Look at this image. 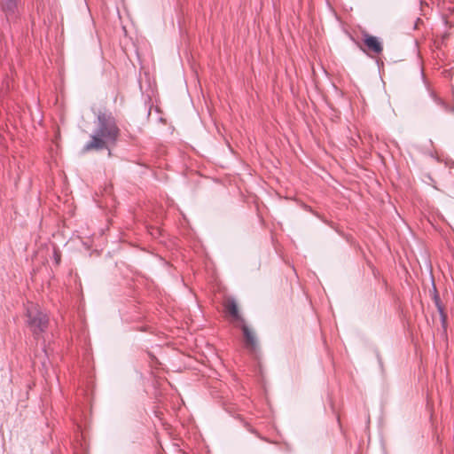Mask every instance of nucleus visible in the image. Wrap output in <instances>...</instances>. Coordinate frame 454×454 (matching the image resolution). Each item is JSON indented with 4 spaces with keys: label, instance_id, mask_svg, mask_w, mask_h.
<instances>
[{
    "label": "nucleus",
    "instance_id": "5",
    "mask_svg": "<svg viewBox=\"0 0 454 454\" xmlns=\"http://www.w3.org/2000/svg\"><path fill=\"white\" fill-rule=\"evenodd\" d=\"M19 0H0V7L8 20L17 19Z\"/></svg>",
    "mask_w": 454,
    "mask_h": 454
},
{
    "label": "nucleus",
    "instance_id": "1",
    "mask_svg": "<svg viewBox=\"0 0 454 454\" xmlns=\"http://www.w3.org/2000/svg\"><path fill=\"white\" fill-rule=\"evenodd\" d=\"M96 129L90 136L82 152L100 151L114 146L121 135V129L117 125L116 119L110 112H99L97 115ZM111 151H109V154Z\"/></svg>",
    "mask_w": 454,
    "mask_h": 454
},
{
    "label": "nucleus",
    "instance_id": "9",
    "mask_svg": "<svg viewBox=\"0 0 454 454\" xmlns=\"http://www.w3.org/2000/svg\"><path fill=\"white\" fill-rule=\"evenodd\" d=\"M53 257H54L56 264H59L60 260H61V254H60V252L56 248L53 251Z\"/></svg>",
    "mask_w": 454,
    "mask_h": 454
},
{
    "label": "nucleus",
    "instance_id": "11",
    "mask_svg": "<svg viewBox=\"0 0 454 454\" xmlns=\"http://www.w3.org/2000/svg\"><path fill=\"white\" fill-rule=\"evenodd\" d=\"M450 109H451V112H454V107H451Z\"/></svg>",
    "mask_w": 454,
    "mask_h": 454
},
{
    "label": "nucleus",
    "instance_id": "4",
    "mask_svg": "<svg viewBox=\"0 0 454 454\" xmlns=\"http://www.w3.org/2000/svg\"><path fill=\"white\" fill-rule=\"evenodd\" d=\"M238 326L242 331L245 347L251 353L256 354L259 347H258V341H257L254 333L248 327V325L246 324V322H244L240 325H238Z\"/></svg>",
    "mask_w": 454,
    "mask_h": 454
},
{
    "label": "nucleus",
    "instance_id": "7",
    "mask_svg": "<svg viewBox=\"0 0 454 454\" xmlns=\"http://www.w3.org/2000/svg\"><path fill=\"white\" fill-rule=\"evenodd\" d=\"M433 300L437 308V310H441V309H444L435 288H434V294L433 296Z\"/></svg>",
    "mask_w": 454,
    "mask_h": 454
},
{
    "label": "nucleus",
    "instance_id": "10",
    "mask_svg": "<svg viewBox=\"0 0 454 454\" xmlns=\"http://www.w3.org/2000/svg\"><path fill=\"white\" fill-rule=\"evenodd\" d=\"M439 101H440V104H441L442 106H444L446 109H448V106H446V104H445L444 102H442V100H440V99H439Z\"/></svg>",
    "mask_w": 454,
    "mask_h": 454
},
{
    "label": "nucleus",
    "instance_id": "2",
    "mask_svg": "<svg viewBox=\"0 0 454 454\" xmlns=\"http://www.w3.org/2000/svg\"><path fill=\"white\" fill-rule=\"evenodd\" d=\"M27 325L35 337L47 329L49 317L37 305L31 304L27 308Z\"/></svg>",
    "mask_w": 454,
    "mask_h": 454
},
{
    "label": "nucleus",
    "instance_id": "8",
    "mask_svg": "<svg viewBox=\"0 0 454 454\" xmlns=\"http://www.w3.org/2000/svg\"><path fill=\"white\" fill-rule=\"evenodd\" d=\"M441 317L442 326L444 330H446L447 327V315L444 311V309L438 310Z\"/></svg>",
    "mask_w": 454,
    "mask_h": 454
},
{
    "label": "nucleus",
    "instance_id": "3",
    "mask_svg": "<svg viewBox=\"0 0 454 454\" xmlns=\"http://www.w3.org/2000/svg\"><path fill=\"white\" fill-rule=\"evenodd\" d=\"M363 43L364 48H361L364 52L370 55L371 53L380 55L383 51L382 42L376 36L368 33H363Z\"/></svg>",
    "mask_w": 454,
    "mask_h": 454
},
{
    "label": "nucleus",
    "instance_id": "6",
    "mask_svg": "<svg viewBox=\"0 0 454 454\" xmlns=\"http://www.w3.org/2000/svg\"><path fill=\"white\" fill-rule=\"evenodd\" d=\"M223 306L225 311L231 317L232 322H237L238 325H240L245 322V319L239 314L237 302L233 298H228L224 301Z\"/></svg>",
    "mask_w": 454,
    "mask_h": 454
}]
</instances>
